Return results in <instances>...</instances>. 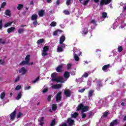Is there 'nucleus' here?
I'll return each instance as SVG.
<instances>
[{"label": "nucleus", "instance_id": "1", "mask_svg": "<svg viewBox=\"0 0 126 126\" xmlns=\"http://www.w3.org/2000/svg\"><path fill=\"white\" fill-rule=\"evenodd\" d=\"M63 78L62 77H59L58 73L54 72L51 74V78L52 81H55V82H60L61 83H64L65 81L67 80L68 77H69V72H65L64 73Z\"/></svg>", "mask_w": 126, "mask_h": 126}, {"label": "nucleus", "instance_id": "2", "mask_svg": "<svg viewBox=\"0 0 126 126\" xmlns=\"http://www.w3.org/2000/svg\"><path fill=\"white\" fill-rule=\"evenodd\" d=\"M93 25H96V21L94 19L92 20L91 23L89 24H87L85 27H83L82 34L83 35H86L88 33V29L89 30H93L94 27Z\"/></svg>", "mask_w": 126, "mask_h": 126}, {"label": "nucleus", "instance_id": "3", "mask_svg": "<svg viewBox=\"0 0 126 126\" xmlns=\"http://www.w3.org/2000/svg\"><path fill=\"white\" fill-rule=\"evenodd\" d=\"M30 61V55H28L26 57L25 61L22 62L20 63V65H24L25 64H27V65H32L33 64V62L29 63V61Z\"/></svg>", "mask_w": 126, "mask_h": 126}, {"label": "nucleus", "instance_id": "4", "mask_svg": "<svg viewBox=\"0 0 126 126\" xmlns=\"http://www.w3.org/2000/svg\"><path fill=\"white\" fill-rule=\"evenodd\" d=\"M74 125V120L71 119V118H68L67 120V122L62 123L60 126H70Z\"/></svg>", "mask_w": 126, "mask_h": 126}, {"label": "nucleus", "instance_id": "5", "mask_svg": "<svg viewBox=\"0 0 126 126\" xmlns=\"http://www.w3.org/2000/svg\"><path fill=\"white\" fill-rule=\"evenodd\" d=\"M88 109H89V107L87 106H83V104H80L77 108V111H80V110L82 111V112H87L88 111Z\"/></svg>", "mask_w": 126, "mask_h": 126}, {"label": "nucleus", "instance_id": "6", "mask_svg": "<svg viewBox=\"0 0 126 126\" xmlns=\"http://www.w3.org/2000/svg\"><path fill=\"white\" fill-rule=\"evenodd\" d=\"M49 46H44L43 47L41 53L42 57H46V56H48V51H49Z\"/></svg>", "mask_w": 126, "mask_h": 126}, {"label": "nucleus", "instance_id": "7", "mask_svg": "<svg viewBox=\"0 0 126 126\" xmlns=\"http://www.w3.org/2000/svg\"><path fill=\"white\" fill-rule=\"evenodd\" d=\"M51 88L52 89H55L58 90L62 88V84H53V83L51 84Z\"/></svg>", "mask_w": 126, "mask_h": 126}, {"label": "nucleus", "instance_id": "8", "mask_svg": "<svg viewBox=\"0 0 126 126\" xmlns=\"http://www.w3.org/2000/svg\"><path fill=\"white\" fill-rule=\"evenodd\" d=\"M112 0H101L100 3V5H104V4H108L111 2Z\"/></svg>", "mask_w": 126, "mask_h": 126}, {"label": "nucleus", "instance_id": "9", "mask_svg": "<svg viewBox=\"0 0 126 126\" xmlns=\"http://www.w3.org/2000/svg\"><path fill=\"white\" fill-rule=\"evenodd\" d=\"M56 100L57 101V102H58V101H60V100H61L62 99V92H59L56 96Z\"/></svg>", "mask_w": 126, "mask_h": 126}, {"label": "nucleus", "instance_id": "10", "mask_svg": "<svg viewBox=\"0 0 126 126\" xmlns=\"http://www.w3.org/2000/svg\"><path fill=\"white\" fill-rule=\"evenodd\" d=\"M64 94L66 97H70V95L71 94V92H70V90L67 89L65 90L64 92Z\"/></svg>", "mask_w": 126, "mask_h": 126}, {"label": "nucleus", "instance_id": "11", "mask_svg": "<svg viewBox=\"0 0 126 126\" xmlns=\"http://www.w3.org/2000/svg\"><path fill=\"white\" fill-rule=\"evenodd\" d=\"M63 32V31L58 30L54 32L53 35V36H59Z\"/></svg>", "mask_w": 126, "mask_h": 126}, {"label": "nucleus", "instance_id": "12", "mask_svg": "<svg viewBox=\"0 0 126 126\" xmlns=\"http://www.w3.org/2000/svg\"><path fill=\"white\" fill-rule=\"evenodd\" d=\"M63 65H64L63 64H62L56 68V71L57 72H62Z\"/></svg>", "mask_w": 126, "mask_h": 126}, {"label": "nucleus", "instance_id": "13", "mask_svg": "<svg viewBox=\"0 0 126 126\" xmlns=\"http://www.w3.org/2000/svg\"><path fill=\"white\" fill-rule=\"evenodd\" d=\"M26 71H27V70H26L25 67H22L19 70V73L22 75H24L25 73H26Z\"/></svg>", "mask_w": 126, "mask_h": 126}, {"label": "nucleus", "instance_id": "14", "mask_svg": "<svg viewBox=\"0 0 126 126\" xmlns=\"http://www.w3.org/2000/svg\"><path fill=\"white\" fill-rule=\"evenodd\" d=\"M16 114V112L14 111L10 115V119L11 121H13L15 118V115Z\"/></svg>", "mask_w": 126, "mask_h": 126}, {"label": "nucleus", "instance_id": "15", "mask_svg": "<svg viewBox=\"0 0 126 126\" xmlns=\"http://www.w3.org/2000/svg\"><path fill=\"white\" fill-rule=\"evenodd\" d=\"M22 97V92H20L17 94V96L15 97L16 100H20L21 99V97Z\"/></svg>", "mask_w": 126, "mask_h": 126}, {"label": "nucleus", "instance_id": "16", "mask_svg": "<svg viewBox=\"0 0 126 126\" xmlns=\"http://www.w3.org/2000/svg\"><path fill=\"white\" fill-rule=\"evenodd\" d=\"M106 17H108V14L106 12H103L102 13V17L100 18L101 21H103L105 18H106Z\"/></svg>", "mask_w": 126, "mask_h": 126}, {"label": "nucleus", "instance_id": "17", "mask_svg": "<svg viewBox=\"0 0 126 126\" xmlns=\"http://www.w3.org/2000/svg\"><path fill=\"white\" fill-rule=\"evenodd\" d=\"M101 82V80H98L97 82V87L96 88V89L98 91L100 90V87H102L103 86Z\"/></svg>", "mask_w": 126, "mask_h": 126}, {"label": "nucleus", "instance_id": "18", "mask_svg": "<svg viewBox=\"0 0 126 126\" xmlns=\"http://www.w3.org/2000/svg\"><path fill=\"white\" fill-rule=\"evenodd\" d=\"M74 51L75 52L74 53V54H75V55H76L77 56H81V54H82V53H81L80 51H79V50L77 49H75Z\"/></svg>", "mask_w": 126, "mask_h": 126}, {"label": "nucleus", "instance_id": "19", "mask_svg": "<svg viewBox=\"0 0 126 126\" xmlns=\"http://www.w3.org/2000/svg\"><path fill=\"white\" fill-rule=\"evenodd\" d=\"M65 40V37L63 35L62 36L60 39V44H62Z\"/></svg>", "mask_w": 126, "mask_h": 126}, {"label": "nucleus", "instance_id": "20", "mask_svg": "<svg viewBox=\"0 0 126 126\" xmlns=\"http://www.w3.org/2000/svg\"><path fill=\"white\" fill-rule=\"evenodd\" d=\"M38 122L40 123V126H43L44 125V117H40L38 119Z\"/></svg>", "mask_w": 126, "mask_h": 126}, {"label": "nucleus", "instance_id": "21", "mask_svg": "<svg viewBox=\"0 0 126 126\" xmlns=\"http://www.w3.org/2000/svg\"><path fill=\"white\" fill-rule=\"evenodd\" d=\"M109 67H110V64L105 65L102 67V70H103V71H107V69H108Z\"/></svg>", "mask_w": 126, "mask_h": 126}, {"label": "nucleus", "instance_id": "22", "mask_svg": "<svg viewBox=\"0 0 126 126\" xmlns=\"http://www.w3.org/2000/svg\"><path fill=\"white\" fill-rule=\"evenodd\" d=\"M117 125H118V121L117 120H115L110 123L109 126H117Z\"/></svg>", "mask_w": 126, "mask_h": 126}, {"label": "nucleus", "instance_id": "23", "mask_svg": "<svg viewBox=\"0 0 126 126\" xmlns=\"http://www.w3.org/2000/svg\"><path fill=\"white\" fill-rule=\"evenodd\" d=\"M118 25H119V24H118V22H115L113 24V26L110 29H111L112 28L114 30H115V29H116L117 27H118Z\"/></svg>", "mask_w": 126, "mask_h": 126}, {"label": "nucleus", "instance_id": "24", "mask_svg": "<svg viewBox=\"0 0 126 126\" xmlns=\"http://www.w3.org/2000/svg\"><path fill=\"white\" fill-rule=\"evenodd\" d=\"M89 74H91V71H89L88 72H85L84 73V74L83 75V77H88V76L89 75Z\"/></svg>", "mask_w": 126, "mask_h": 126}, {"label": "nucleus", "instance_id": "25", "mask_svg": "<svg viewBox=\"0 0 126 126\" xmlns=\"http://www.w3.org/2000/svg\"><path fill=\"white\" fill-rule=\"evenodd\" d=\"M14 30H15V28L14 27H11L7 30V32L11 33V32H13Z\"/></svg>", "mask_w": 126, "mask_h": 126}, {"label": "nucleus", "instance_id": "26", "mask_svg": "<svg viewBox=\"0 0 126 126\" xmlns=\"http://www.w3.org/2000/svg\"><path fill=\"white\" fill-rule=\"evenodd\" d=\"M12 23H13V22H9L7 23H5L4 25V27L5 28H6V27H8L10 26V25H11V24H12Z\"/></svg>", "mask_w": 126, "mask_h": 126}, {"label": "nucleus", "instance_id": "27", "mask_svg": "<svg viewBox=\"0 0 126 126\" xmlns=\"http://www.w3.org/2000/svg\"><path fill=\"white\" fill-rule=\"evenodd\" d=\"M44 13L45 11H44V10H40L38 12V15L40 17H41L44 15Z\"/></svg>", "mask_w": 126, "mask_h": 126}, {"label": "nucleus", "instance_id": "28", "mask_svg": "<svg viewBox=\"0 0 126 126\" xmlns=\"http://www.w3.org/2000/svg\"><path fill=\"white\" fill-rule=\"evenodd\" d=\"M0 97L1 100L4 99V97H5V93H4V92H2L0 94Z\"/></svg>", "mask_w": 126, "mask_h": 126}, {"label": "nucleus", "instance_id": "29", "mask_svg": "<svg viewBox=\"0 0 126 126\" xmlns=\"http://www.w3.org/2000/svg\"><path fill=\"white\" fill-rule=\"evenodd\" d=\"M37 18H38V15L35 14V15H33L32 16V20H37Z\"/></svg>", "mask_w": 126, "mask_h": 126}, {"label": "nucleus", "instance_id": "30", "mask_svg": "<svg viewBox=\"0 0 126 126\" xmlns=\"http://www.w3.org/2000/svg\"><path fill=\"white\" fill-rule=\"evenodd\" d=\"M74 59L76 62H78L79 61V57L78 56L76 55V54H74Z\"/></svg>", "mask_w": 126, "mask_h": 126}, {"label": "nucleus", "instance_id": "31", "mask_svg": "<svg viewBox=\"0 0 126 126\" xmlns=\"http://www.w3.org/2000/svg\"><path fill=\"white\" fill-rule=\"evenodd\" d=\"M63 51V49L61 47L58 46L57 48V52L58 53H62Z\"/></svg>", "mask_w": 126, "mask_h": 126}, {"label": "nucleus", "instance_id": "32", "mask_svg": "<svg viewBox=\"0 0 126 126\" xmlns=\"http://www.w3.org/2000/svg\"><path fill=\"white\" fill-rule=\"evenodd\" d=\"M5 14L8 15V16H11V14L10 13V11L9 10H6L5 12Z\"/></svg>", "mask_w": 126, "mask_h": 126}, {"label": "nucleus", "instance_id": "33", "mask_svg": "<svg viewBox=\"0 0 126 126\" xmlns=\"http://www.w3.org/2000/svg\"><path fill=\"white\" fill-rule=\"evenodd\" d=\"M93 93H94V91H90L89 92V97H92L93 96Z\"/></svg>", "mask_w": 126, "mask_h": 126}, {"label": "nucleus", "instance_id": "34", "mask_svg": "<svg viewBox=\"0 0 126 126\" xmlns=\"http://www.w3.org/2000/svg\"><path fill=\"white\" fill-rule=\"evenodd\" d=\"M52 109L53 111H56L57 110V104H54L52 106Z\"/></svg>", "mask_w": 126, "mask_h": 126}, {"label": "nucleus", "instance_id": "35", "mask_svg": "<svg viewBox=\"0 0 126 126\" xmlns=\"http://www.w3.org/2000/svg\"><path fill=\"white\" fill-rule=\"evenodd\" d=\"M44 42V39H40L37 40V44L39 45V44H42V43Z\"/></svg>", "mask_w": 126, "mask_h": 126}, {"label": "nucleus", "instance_id": "36", "mask_svg": "<svg viewBox=\"0 0 126 126\" xmlns=\"http://www.w3.org/2000/svg\"><path fill=\"white\" fill-rule=\"evenodd\" d=\"M78 116V113L77 112H75L74 114H71L72 118H76Z\"/></svg>", "mask_w": 126, "mask_h": 126}, {"label": "nucleus", "instance_id": "37", "mask_svg": "<svg viewBox=\"0 0 126 126\" xmlns=\"http://www.w3.org/2000/svg\"><path fill=\"white\" fill-rule=\"evenodd\" d=\"M20 89H21V85H18L16 87L15 90H16V91H17L18 90H20Z\"/></svg>", "mask_w": 126, "mask_h": 126}, {"label": "nucleus", "instance_id": "38", "mask_svg": "<svg viewBox=\"0 0 126 126\" xmlns=\"http://www.w3.org/2000/svg\"><path fill=\"white\" fill-rule=\"evenodd\" d=\"M76 82H77V83H79L80 84V83H81L82 82V79L81 78H79L76 80Z\"/></svg>", "mask_w": 126, "mask_h": 126}, {"label": "nucleus", "instance_id": "39", "mask_svg": "<svg viewBox=\"0 0 126 126\" xmlns=\"http://www.w3.org/2000/svg\"><path fill=\"white\" fill-rule=\"evenodd\" d=\"M56 125V120L54 119L52 121L50 126H53Z\"/></svg>", "mask_w": 126, "mask_h": 126}, {"label": "nucleus", "instance_id": "40", "mask_svg": "<svg viewBox=\"0 0 126 126\" xmlns=\"http://www.w3.org/2000/svg\"><path fill=\"white\" fill-rule=\"evenodd\" d=\"M51 26L53 27H55V26H56L57 25V23L56 22H52L51 24H50Z\"/></svg>", "mask_w": 126, "mask_h": 126}, {"label": "nucleus", "instance_id": "41", "mask_svg": "<svg viewBox=\"0 0 126 126\" xmlns=\"http://www.w3.org/2000/svg\"><path fill=\"white\" fill-rule=\"evenodd\" d=\"M63 13H64L65 15H69L70 13L67 10H65L63 11Z\"/></svg>", "mask_w": 126, "mask_h": 126}, {"label": "nucleus", "instance_id": "42", "mask_svg": "<svg viewBox=\"0 0 126 126\" xmlns=\"http://www.w3.org/2000/svg\"><path fill=\"white\" fill-rule=\"evenodd\" d=\"M118 51L119 53H121V52H122V51H123V47L119 46L118 48Z\"/></svg>", "mask_w": 126, "mask_h": 126}, {"label": "nucleus", "instance_id": "43", "mask_svg": "<svg viewBox=\"0 0 126 126\" xmlns=\"http://www.w3.org/2000/svg\"><path fill=\"white\" fill-rule=\"evenodd\" d=\"M18 32L19 34H21V33H23V32H24V30L22 29H19Z\"/></svg>", "mask_w": 126, "mask_h": 126}, {"label": "nucleus", "instance_id": "44", "mask_svg": "<svg viewBox=\"0 0 126 126\" xmlns=\"http://www.w3.org/2000/svg\"><path fill=\"white\" fill-rule=\"evenodd\" d=\"M22 7H23V5L19 4L18 5L17 8H18V10H20V9H21V8H22Z\"/></svg>", "mask_w": 126, "mask_h": 126}, {"label": "nucleus", "instance_id": "45", "mask_svg": "<svg viewBox=\"0 0 126 126\" xmlns=\"http://www.w3.org/2000/svg\"><path fill=\"white\" fill-rule=\"evenodd\" d=\"M22 113H21V112H19L17 116V119H20V118H21V116H22Z\"/></svg>", "mask_w": 126, "mask_h": 126}, {"label": "nucleus", "instance_id": "46", "mask_svg": "<svg viewBox=\"0 0 126 126\" xmlns=\"http://www.w3.org/2000/svg\"><path fill=\"white\" fill-rule=\"evenodd\" d=\"M39 78L38 77L34 80L32 81V83H36V82H38V81H39Z\"/></svg>", "mask_w": 126, "mask_h": 126}, {"label": "nucleus", "instance_id": "47", "mask_svg": "<svg viewBox=\"0 0 126 126\" xmlns=\"http://www.w3.org/2000/svg\"><path fill=\"white\" fill-rule=\"evenodd\" d=\"M116 61L117 63H121L122 62L121 59H120V58H119L118 57L116 58Z\"/></svg>", "mask_w": 126, "mask_h": 126}, {"label": "nucleus", "instance_id": "48", "mask_svg": "<svg viewBox=\"0 0 126 126\" xmlns=\"http://www.w3.org/2000/svg\"><path fill=\"white\" fill-rule=\"evenodd\" d=\"M6 5V3L5 2H3L1 5V8H4V6Z\"/></svg>", "mask_w": 126, "mask_h": 126}, {"label": "nucleus", "instance_id": "49", "mask_svg": "<svg viewBox=\"0 0 126 126\" xmlns=\"http://www.w3.org/2000/svg\"><path fill=\"white\" fill-rule=\"evenodd\" d=\"M108 115H109V112L108 111H106L103 114V117L106 118Z\"/></svg>", "mask_w": 126, "mask_h": 126}, {"label": "nucleus", "instance_id": "50", "mask_svg": "<svg viewBox=\"0 0 126 126\" xmlns=\"http://www.w3.org/2000/svg\"><path fill=\"white\" fill-rule=\"evenodd\" d=\"M90 0H85L84 1V3H83V4H84V5H86L88 3V2H89V1H90Z\"/></svg>", "mask_w": 126, "mask_h": 126}, {"label": "nucleus", "instance_id": "51", "mask_svg": "<svg viewBox=\"0 0 126 126\" xmlns=\"http://www.w3.org/2000/svg\"><path fill=\"white\" fill-rule=\"evenodd\" d=\"M72 65L70 63L67 64V69H70V68L71 67Z\"/></svg>", "mask_w": 126, "mask_h": 126}, {"label": "nucleus", "instance_id": "52", "mask_svg": "<svg viewBox=\"0 0 126 126\" xmlns=\"http://www.w3.org/2000/svg\"><path fill=\"white\" fill-rule=\"evenodd\" d=\"M2 26H3V25H2V20H1L0 21V30L1 29V28H2Z\"/></svg>", "mask_w": 126, "mask_h": 126}, {"label": "nucleus", "instance_id": "53", "mask_svg": "<svg viewBox=\"0 0 126 126\" xmlns=\"http://www.w3.org/2000/svg\"><path fill=\"white\" fill-rule=\"evenodd\" d=\"M82 119H85V118H86V114L82 113Z\"/></svg>", "mask_w": 126, "mask_h": 126}, {"label": "nucleus", "instance_id": "54", "mask_svg": "<svg viewBox=\"0 0 126 126\" xmlns=\"http://www.w3.org/2000/svg\"><path fill=\"white\" fill-rule=\"evenodd\" d=\"M79 92H80V93H83V92L84 91H85V89H81L80 90H79Z\"/></svg>", "mask_w": 126, "mask_h": 126}, {"label": "nucleus", "instance_id": "55", "mask_svg": "<svg viewBox=\"0 0 126 126\" xmlns=\"http://www.w3.org/2000/svg\"><path fill=\"white\" fill-rule=\"evenodd\" d=\"M5 41H4V40L2 39H0V44H5Z\"/></svg>", "mask_w": 126, "mask_h": 126}, {"label": "nucleus", "instance_id": "56", "mask_svg": "<svg viewBox=\"0 0 126 126\" xmlns=\"http://www.w3.org/2000/svg\"><path fill=\"white\" fill-rule=\"evenodd\" d=\"M66 3L67 5H69L70 4V0H67Z\"/></svg>", "mask_w": 126, "mask_h": 126}, {"label": "nucleus", "instance_id": "57", "mask_svg": "<svg viewBox=\"0 0 126 126\" xmlns=\"http://www.w3.org/2000/svg\"><path fill=\"white\" fill-rule=\"evenodd\" d=\"M48 91V89L46 88H45L43 91H42V92L43 93H46V92H47Z\"/></svg>", "mask_w": 126, "mask_h": 126}, {"label": "nucleus", "instance_id": "58", "mask_svg": "<svg viewBox=\"0 0 126 126\" xmlns=\"http://www.w3.org/2000/svg\"><path fill=\"white\" fill-rule=\"evenodd\" d=\"M119 28H121L122 29H123V28H124V27H125V26H126V25L122 24L121 26L119 25Z\"/></svg>", "mask_w": 126, "mask_h": 126}, {"label": "nucleus", "instance_id": "59", "mask_svg": "<svg viewBox=\"0 0 126 126\" xmlns=\"http://www.w3.org/2000/svg\"><path fill=\"white\" fill-rule=\"evenodd\" d=\"M31 88V87L29 86V87H26L25 88V90H29Z\"/></svg>", "mask_w": 126, "mask_h": 126}, {"label": "nucleus", "instance_id": "60", "mask_svg": "<svg viewBox=\"0 0 126 126\" xmlns=\"http://www.w3.org/2000/svg\"><path fill=\"white\" fill-rule=\"evenodd\" d=\"M3 63H4V61L0 60V64H3Z\"/></svg>", "mask_w": 126, "mask_h": 126}, {"label": "nucleus", "instance_id": "61", "mask_svg": "<svg viewBox=\"0 0 126 126\" xmlns=\"http://www.w3.org/2000/svg\"><path fill=\"white\" fill-rule=\"evenodd\" d=\"M61 45V48H63V49H64L65 48V45H64V44H60Z\"/></svg>", "mask_w": 126, "mask_h": 126}, {"label": "nucleus", "instance_id": "62", "mask_svg": "<svg viewBox=\"0 0 126 126\" xmlns=\"http://www.w3.org/2000/svg\"><path fill=\"white\" fill-rule=\"evenodd\" d=\"M19 81V77H17L15 79V82H17V81Z\"/></svg>", "mask_w": 126, "mask_h": 126}, {"label": "nucleus", "instance_id": "63", "mask_svg": "<svg viewBox=\"0 0 126 126\" xmlns=\"http://www.w3.org/2000/svg\"><path fill=\"white\" fill-rule=\"evenodd\" d=\"M51 98H52V96H51V95H49L48 96L47 100H48V101H50Z\"/></svg>", "mask_w": 126, "mask_h": 126}, {"label": "nucleus", "instance_id": "64", "mask_svg": "<svg viewBox=\"0 0 126 126\" xmlns=\"http://www.w3.org/2000/svg\"><path fill=\"white\" fill-rule=\"evenodd\" d=\"M56 4H57V5H59V4H60V0H58L56 1Z\"/></svg>", "mask_w": 126, "mask_h": 126}]
</instances>
